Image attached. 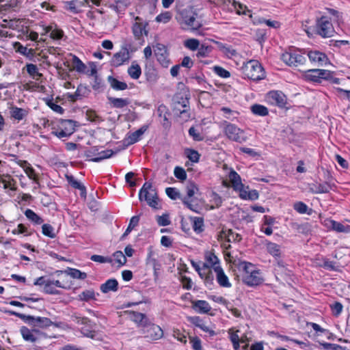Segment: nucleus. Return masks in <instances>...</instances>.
Segmentation results:
<instances>
[{"mask_svg": "<svg viewBox=\"0 0 350 350\" xmlns=\"http://www.w3.org/2000/svg\"><path fill=\"white\" fill-rule=\"evenodd\" d=\"M241 70L243 78L252 81H260L265 77L264 68L257 60L252 59L243 64Z\"/></svg>", "mask_w": 350, "mask_h": 350, "instance_id": "obj_1", "label": "nucleus"}, {"mask_svg": "<svg viewBox=\"0 0 350 350\" xmlns=\"http://www.w3.org/2000/svg\"><path fill=\"white\" fill-rule=\"evenodd\" d=\"M197 15L191 10L185 9L180 12L177 20L183 29L191 31L198 30L202 27V23L197 19Z\"/></svg>", "mask_w": 350, "mask_h": 350, "instance_id": "obj_2", "label": "nucleus"}, {"mask_svg": "<svg viewBox=\"0 0 350 350\" xmlns=\"http://www.w3.org/2000/svg\"><path fill=\"white\" fill-rule=\"evenodd\" d=\"M189 98L181 93L176 94L173 98V111L185 121L190 118Z\"/></svg>", "mask_w": 350, "mask_h": 350, "instance_id": "obj_3", "label": "nucleus"}, {"mask_svg": "<svg viewBox=\"0 0 350 350\" xmlns=\"http://www.w3.org/2000/svg\"><path fill=\"white\" fill-rule=\"evenodd\" d=\"M10 314L20 318L34 329H37L36 327L45 329L55 325V323L47 317L26 315L14 311L10 312ZM55 325L57 326L56 324Z\"/></svg>", "mask_w": 350, "mask_h": 350, "instance_id": "obj_4", "label": "nucleus"}, {"mask_svg": "<svg viewBox=\"0 0 350 350\" xmlns=\"http://www.w3.org/2000/svg\"><path fill=\"white\" fill-rule=\"evenodd\" d=\"M220 126L228 139L238 143H243L246 141L247 137L245 136L244 131L237 125L224 120L221 123Z\"/></svg>", "mask_w": 350, "mask_h": 350, "instance_id": "obj_5", "label": "nucleus"}, {"mask_svg": "<svg viewBox=\"0 0 350 350\" xmlns=\"http://www.w3.org/2000/svg\"><path fill=\"white\" fill-rule=\"evenodd\" d=\"M136 49L133 47L132 44L130 42L124 43L120 51L113 54L111 59V65L113 67H119L126 63L131 59L130 53L135 52Z\"/></svg>", "mask_w": 350, "mask_h": 350, "instance_id": "obj_6", "label": "nucleus"}, {"mask_svg": "<svg viewBox=\"0 0 350 350\" xmlns=\"http://www.w3.org/2000/svg\"><path fill=\"white\" fill-rule=\"evenodd\" d=\"M139 200H145L147 204L154 208L158 206V196L151 183L146 182L139 192Z\"/></svg>", "mask_w": 350, "mask_h": 350, "instance_id": "obj_7", "label": "nucleus"}, {"mask_svg": "<svg viewBox=\"0 0 350 350\" xmlns=\"http://www.w3.org/2000/svg\"><path fill=\"white\" fill-rule=\"evenodd\" d=\"M316 31L322 38H330L334 36L335 32L329 18L325 16L317 18L316 21Z\"/></svg>", "mask_w": 350, "mask_h": 350, "instance_id": "obj_8", "label": "nucleus"}, {"mask_svg": "<svg viewBox=\"0 0 350 350\" xmlns=\"http://www.w3.org/2000/svg\"><path fill=\"white\" fill-rule=\"evenodd\" d=\"M77 122L72 120H60L58 128L56 131H52V134L58 138L68 137L75 131Z\"/></svg>", "mask_w": 350, "mask_h": 350, "instance_id": "obj_9", "label": "nucleus"}, {"mask_svg": "<svg viewBox=\"0 0 350 350\" xmlns=\"http://www.w3.org/2000/svg\"><path fill=\"white\" fill-rule=\"evenodd\" d=\"M282 60L289 66H298L303 65L306 62V57L296 51H289L282 53Z\"/></svg>", "mask_w": 350, "mask_h": 350, "instance_id": "obj_10", "label": "nucleus"}, {"mask_svg": "<svg viewBox=\"0 0 350 350\" xmlns=\"http://www.w3.org/2000/svg\"><path fill=\"white\" fill-rule=\"evenodd\" d=\"M145 337L152 340H157L163 336V331L160 326L149 322L142 329Z\"/></svg>", "mask_w": 350, "mask_h": 350, "instance_id": "obj_11", "label": "nucleus"}, {"mask_svg": "<svg viewBox=\"0 0 350 350\" xmlns=\"http://www.w3.org/2000/svg\"><path fill=\"white\" fill-rule=\"evenodd\" d=\"M267 102L279 107H284L286 103V96L281 91H270L267 94Z\"/></svg>", "mask_w": 350, "mask_h": 350, "instance_id": "obj_12", "label": "nucleus"}, {"mask_svg": "<svg viewBox=\"0 0 350 350\" xmlns=\"http://www.w3.org/2000/svg\"><path fill=\"white\" fill-rule=\"evenodd\" d=\"M136 22L133 23L132 27V32L134 35V37L136 40H143V35H148V31L146 29V26L148 25V23H143L142 21V18L139 16L135 18Z\"/></svg>", "mask_w": 350, "mask_h": 350, "instance_id": "obj_13", "label": "nucleus"}, {"mask_svg": "<svg viewBox=\"0 0 350 350\" xmlns=\"http://www.w3.org/2000/svg\"><path fill=\"white\" fill-rule=\"evenodd\" d=\"M154 54L157 61L165 68H167L170 64L165 46L162 44H157L155 46Z\"/></svg>", "mask_w": 350, "mask_h": 350, "instance_id": "obj_14", "label": "nucleus"}, {"mask_svg": "<svg viewBox=\"0 0 350 350\" xmlns=\"http://www.w3.org/2000/svg\"><path fill=\"white\" fill-rule=\"evenodd\" d=\"M243 282L249 286H257L262 283L263 279L258 270L250 272V274H243Z\"/></svg>", "mask_w": 350, "mask_h": 350, "instance_id": "obj_15", "label": "nucleus"}, {"mask_svg": "<svg viewBox=\"0 0 350 350\" xmlns=\"http://www.w3.org/2000/svg\"><path fill=\"white\" fill-rule=\"evenodd\" d=\"M308 57L311 62L317 64L318 66L326 65L329 62L327 56L319 51H309Z\"/></svg>", "mask_w": 350, "mask_h": 350, "instance_id": "obj_16", "label": "nucleus"}, {"mask_svg": "<svg viewBox=\"0 0 350 350\" xmlns=\"http://www.w3.org/2000/svg\"><path fill=\"white\" fill-rule=\"evenodd\" d=\"M157 113L159 117L163 118V120H161L162 126L165 129H169L171 126V122L169 120L170 113L167 107L165 105L161 104L157 108Z\"/></svg>", "mask_w": 350, "mask_h": 350, "instance_id": "obj_17", "label": "nucleus"}, {"mask_svg": "<svg viewBox=\"0 0 350 350\" xmlns=\"http://www.w3.org/2000/svg\"><path fill=\"white\" fill-rule=\"evenodd\" d=\"M191 303L192 308L199 314H208L211 310L210 304L205 300H193Z\"/></svg>", "mask_w": 350, "mask_h": 350, "instance_id": "obj_18", "label": "nucleus"}, {"mask_svg": "<svg viewBox=\"0 0 350 350\" xmlns=\"http://www.w3.org/2000/svg\"><path fill=\"white\" fill-rule=\"evenodd\" d=\"M214 271L216 273V280L217 283L222 287L228 288L231 286L228 278L224 273L223 269L220 266H215Z\"/></svg>", "mask_w": 350, "mask_h": 350, "instance_id": "obj_19", "label": "nucleus"}, {"mask_svg": "<svg viewBox=\"0 0 350 350\" xmlns=\"http://www.w3.org/2000/svg\"><path fill=\"white\" fill-rule=\"evenodd\" d=\"M90 90L85 85L80 84L77 87V90L74 94H67V98H69L70 101L75 102L77 100L81 99L83 97H85L88 94Z\"/></svg>", "mask_w": 350, "mask_h": 350, "instance_id": "obj_20", "label": "nucleus"}, {"mask_svg": "<svg viewBox=\"0 0 350 350\" xmlns=\"http://www.w3.org/2000/svg\"><path fill=\"white\" fill-rule=\"evenodd\" d=\"M309 191L312 193H327L331 189V185L328 183H311L308 185Z\"/></svg>", "mask_w": 350, "mask_h": 350, "instance_id": "obj_21", "label": "nucleus"}, {"mask_svg": "<svg viewBox=\"0 0 350 350\" xmlns=\"http://www.w3.org/2000/svg\"><path fill=\"white\" fill-rule=\"evenodd\" d=\"M148 126L147 125H144L141 128H139L138 130H137L136 131L131 133H128L127 134L128 144H133L139 142L141 139L144 133L148 129Z\"/></svg>", "mask_w": 350, "mask_h": 350, "instance_id": "obj_22", "label": "nucleus"}, {"mask_svg": "<svg viewBox=\"0 0 350 350\" xmlns=\"http://www.w3.org/2000/svg\"><path fill=\"white\" fill-rule=\"evenodd\" d=\"M131 319L137 324L139 327H142V329L150 322L145 314L133 311L131 312Z\"/></svg>", "mask_w": 350, "mask_h": 350, "instance_id": "obj_23", "label": "nucleus"}, {"mask_svg": "<svg viewBox=\"0 0 350 350\" xmlns=\"http://www.w3.org/2000/svg\"><path fill=\"white\" fill-rule=\"evenodd\" d=\"M20 332L25 340L34 342L36 341V337L34 336L33 333L38 334L40 330L34 328L31 330L25 326H22Z\"/></svg>", "mask_w": 350, "mask_h": 350, "instance_id": "obj_24", "label": "nucleus"}, {"mask_svg": "<svg viewBox=\"0 0 350 350\" xmlns=\"http://www.w3.org/2000/svg\"><path fill=\"white\" fill-rule=\"evenodd\" d=\"M14 48L16 52L21 53L29 59H32L35 55V51L33 49H28L27 46L22 45L18 42L14 44Z\"/></svg>", "mask_w": 350, "mask_h": 350, "instance_id": "obj_25", "label": "nucleus"}, {"mask_svg": "<svg viewBox=\"0 0 350 350\" xmlns=\"http://www.w3.org/2000/svg\"><path fill=\"white\" fill-rule=\"evenodd\" d=\"M100 289L103 293H107L109 291L116 292L118 289V282L116 279H109L100 285Z\"/></svg>", "mask_w": 350, "mask_h": 350, "instance_id": "obj_26", "label": "nucleus"}, {"mask_svg": "<svg viewBox=\"0 0 350 350\" xmlns=\"http://www.w3.org/2000/svg\"><path fill=\"white\" fill-rule=\"evenodd\" d=\"M265 245L267 252L273 256L274 258H280L281 256L280 246L275 243L271 242L266 240L265 241Z\"/></svg>", "mask_w": 350, "mask_h": 350, "instance_id": "obj_27", "label": "nucleus"}, {"mask_svg": "<svg viewBox=\"0 0 350 350\" xmlns=\"http://www.w3.org/2000/svg\"><path fill=\"white\" fill-rule=\"evenodd\" d=\"M107 82L110 87L116 91L125 90L128 88L126 83L120 81L111 75L107 77Z\"/></svg>", "mask_w": 350, "mask_h": 350, "instance_id": "obj_28", "label": "nucleus"}, {"mask_svg": "<svg viewBox=\"0 0 350 350\" xmlns=\"http://www.w3.org/2000/svg\"><path fill=\"white\" fill-rule=\"evenodd\" d=\"M228 178L234 191L243 187L240 175L234 170H232L229 172Z\"/></svg>", "mask_w": 350, "mask_h": 350, "instance_id": "obj_29", "label": "nucleus"}, {"mask_svg": "<svg viewBox=\"0 0 350 350\" xmlns=\"http://www.w3.org/2000/svg\"><path fill=\"white\" fill-rule=\"evenodd\" d=\"M107 99L110 105L114 108L122 109L130 104V100L128 98H123L108 96Z\"/></svg>", "mask_w": 350, "mask_h": 350, "instance_id": "obj_30", "label": "nucleus"}, {"mask_svg": "<svg viewBox=\"0 0 350 350\" xmlns=\"http://www.w3.org/2000/svg\"><path fill=\"white\" fill-rule=\"evenodd\" d=\"M66 180L69 185L75 189H77L81 191V196H86V189L79 181H78L73 176L66 175Z\"/></svg>", "mask_w": 350, "mask_h": 350, "instance_id": "obj_31", "label": "nucleus"}, {"mask_svg": "<svg viewBox=\"0 0 350 350\" xmlns=\"http://www.w3.org/2000/svg\"><path fill=\"white\" fill-rule=\"evenodd\" d=\"M215 44L219 51L228 58H231L237 55L236 50L233 49L230 46L220 42H216Z\"/></svg>", "mask_w": 350, "mask_h": 350, "instance_id": "obj_32", "label": "nucleus"}, {"mask_svg": "<svg viewBox=\"0 0 350 350\" xmlns=\"http://www.w3.org/2000/svg\"><path fill=\"white\" fill-rule=\"evenodd\" d=\"M50 33V37L53 40H60L63 38L64 33V31L57 28L56 25L55 27L48 26L45 28V33Z\"/></svg>", "mask_w": 350, "mask_h": 350, "instance_id": "obj_33", "label": "nucleus"}, {"mask_svg": "<svg viewBox=\"0 0 350 350\" xmlns=\"http://www.w3.org/2000/svg\"><path fill=\"white\" fill-rule=\"evenodd\" d=\"M28 115V111L26 109L19 108L17 107H12L10 109V116L15 120L18 121L22 120Z\"/></svg>", "mask_w": 350, "mask_h": 350, "instance_id": "obj_34", "label": "nucleus"}, {"mask_svg": "<svg viewBox=\"0 0 350 350\" xmlns=\"http://www.w3.org/2000/svg\"><path fill=\"white\" fill-rule=\"evenodd\" d=\"M127 72L131 79H138L142 75V68L138 64L133 62L131 66L129 67Z\"/></svg>", "mask_w": 350, "mask_h": 350, "instance_id": "obj_35", "label": "nucleus"}, {"mask_svg": "<svg viewBox=\"0 0 350 350\" xmlns=\"http://www.w3.org/2000/svg\"><path fill=\"white\" fill-rule=\"evenodd\" d=\"M321 69H310L305 72V77L307 80L313 82L321 83Z\"/></svg>", "mask_w": 350, "mask_h": 350, "instance_id": "obj_36", "label": "nucleus"}, {"mask_svg": "<svg viewBox=\"0 0 350 350\" xmlns=\"http://www.w3.org/2000/svg\"><path fill=\"white\" fill-rule=\"evenodd\" d=\"M250 109L252 113L258 116H266L269 114L267 107L260 104L252 105Z\"/></svg>", "mask_w": 350, "mask_h": 350, "instance_id": "obj_37", "label": "nucleus"}, {"mask_svg": "<svg viewBox=\"0 0 350 350\" xmlns=\"http://www.w3.org/2000/svg\"><path fill=\"white\" fill-rule=\"evenodd\" d=\"M70 55L72 57V64L74 69L78 72L83 73L86 66L77 55L72 54H70Z\"/></svg>", "mask_w": 350, "mask_h": 350, "instance_id": "obj_38", "label": "nucleus"}, {"mask_svg": "<svg viewBox=\"0 0 350 350\" xmlns=\"http://www.w3.org/2000/svg\"><path fill=\"white\" fill-rule=\"evenodd\" d=\"M26 217L34 224L40 225L43 223L44 220L31 209H27L25 212Z\"/></svg>", "mask_w": 350, "mask_h": 350, "instance_id": "obj_39", "label": "nucleus"}, {"mask_svg": "<svg viewBox=\"0 0 350 350\" xmlns=\"http://www.w3.org/2000/svg\"><path fill=\"white\" fill-rule=\"evenodd\" d=\"M323 263H318V266L329 271H338L339 266L336 262L329 260L327 258L322 257Z\"/></svg>", "mask_w": 350, "mask_h": 350, "instance_id": "obj_40", "label": "nucleus"}, {"mask_svg": "<svg viewBox=\"0 0 350 350\" xmlns=\"http://www.w3.org/2000/svg\"><path fill=\"white\" fill-rule=\"evenodd\" d=\"M65 273H66L68 275L75 279L84 280L87 278L86 273L82 272L77 269L68 268V269L65 271Z\"/></svg>", "mask_w": 350, "mask_h": 350, "instance_id": "obj_41", "label": "nucleus"}, {"mask_svg": "<svg viewBox=\"0 0 350 350\" xmlns=\"http://www.w3.org/2000/svg\"><path fill=\"white\" fill-rule=\"evenodd\" d=\"M193 223V229L197 232L200 233L204 230V219L202 217H191Z\"/></svg>", "mask_w": 350, "mask_h": 350, "instance_id": "obj_42", "label": "nucleus"}, {"mask_svg": "<svg viewBox=\"0 0 350 350\" xmlns=\"http://www.w3.org/2000/svg\"><path fill=\"white\" fill-rule=\"evenodd\" d=\"M212 49L213 48L211 46L201 44L198 49L196 56L198 58L208 57L209 54L212 52Z\"/></svg>", "mask_w": 350, "mask_h": 350, "instance_id": "obj_43", "label": "nucleus"}, {"mask_svg": "<svg viewBox=\"0 0 350 350\" xmlns=\"http://www.w3.org/2000/svg\"><path fill=\"white\" fill-rule=\"evenodd\" d=\"M329 228L337 232H348L349 226H345L342 224L334 220H329Z\"/></svg>", "mask_w": 350, "mask_h": 350, "instance_id": "obj_44", "label": "nucleus"}, {"mask_svg": "<svg viewBox=\"0 0 350 350\" xmlns=\"http://www.w3.org/2000/svg\"><path fill=\"white\" fill-rule=\"evenodd\" d=\"M114 154V152L112 150H105L100 152L98 153V157L92 158L90 159V161L93 162H100L103 159H109Z\"/></svg>", "mask_w": 350, "mask_h": 350, "instance_id": "obj_45", "label": "nucleus"}, {"mask_svg": "<svg viewBox=\"0 0 350 350\" xmlns=\"http://www.w3.org/2000/svg\"><path fill=\"white\" fill-rule=\"evenodd\" d=\"M232 5L234 6V8L236 10L237 14L248 15L250 17L252 16L251 11L248 10L245 5L234 1Z\"/></svg>", "mask_w": 350, "mask_h": 350, "instance_id": "obj_46", "label": "nucleus"}, {"mask_svg": "<svg viewBox=\"0 0 350 350\" xmlns=\"http://www.w3.org/2000/svg\"><path fill=\"white\" fill-rule=\"evenodd\" d=\"M185 153L187 158L193 163H198L200 160V154L196 150L191 148H187Z\"/></svg>", "mask_w": 350, "mask_h": 350, "instance_id": "obj_47", "label": "nucleus"}, {"mask_svg": "<svg viewBox=\"0 0 350 350\" xmlns=\"http://www.w3.org/2000/svg\"><path fill=\"white\" fill-rule=\"evenodd\" d=\"M64 8L73 14H79L82 12L81 10L77 8L75 0L64 1Z\"/></svg>", "mask_w": 350, "mask_h": 350, "instance_id": "obj_48", "label": "nucleus"}, {"mask_svg": "<svg viewBox=\"0 0 350 350\" xmlns=\"http://www.w3.org/2000/svg\"><path fill=\"white\" fill-rule=\"evenodd\" d=\"M219 263L218 258L213 254L209 253L206 256V263L205 266L207 267L219 266L217 264Z\"/></svg>", "mask_w": 350, "mask_h": 350, "instance_id": "obj_49", "label": "nucleus"}, {"mask_svg": "<svg viewBox=\"0 0 350 350\" xmlns=\"http://www.w3.org/2000/svg\"><path fill=\"white\" fill-rule=\"evenodd\" d=\"M79 299L84 301L96 299L94 291L93 290H85L83 291L79 295Z\"/></svg>", "mask_w": 350, "mask_h": 350, "instance_id": "obj_50", "label": "nucleus"}, {"mask_svg": "<svg viewBox=\"0 0 350 350\" xmlns=\"http://www.w3.org/2000/svg\"><path fill=\"white\" fill-rule=\"evenodd\" d=\"M129 5L128 0H116L115 4L111 5L117 12L124 11Z\"/></svg>", "mask_w": 350, "mask_h": 350, "instance_id": "obj_51", "label": "nucleus"}, {"mask_svg": "<svg viewBox=\"0 0 350 350\" xmlns=\"http://www.w3.org/2000/svg\"><path fill=\"white\" fill-rule=\"evenodd\" d=\"M200 45V41L196 38L187 39L184 42V46L191 51L198 50Z\"/></svg>", "mask_w": 350, "mask_h": 350, "instance_id": "obj_52", "label": "nucleus"}, {"mask_svg": "<svg viewBox=\"0 0 350 350\" xmlns=\"http://www.w3.org/2000/svg\"><path fill=\"white\" fill-rule=\"evenodd\" d=\"M42 232L44 236L48 237L53 239L56 237L54 228L50 224H43L42 226Z\"/></svg>", "mask_w": 350, "mask_h": 350, "instance_id": "obj_53", "label": "nucleus"}, {"mask_svg": "<svg viewBox=\"0 0 350 350\" xmlns=\"http://www.w3.org/2000/svg\"><path fill=\"white\" fill-rule=\"evenodd\" d=\"M200 276L204 279L206 286L213 284L214 275L211 270H207L206 272L199 273Z\"/></svg>", "mask_w": 350, "mask_h": 350, "instance_id": "obj_54", "label": "nucleus"}, {"mask_svg": "<svg viewBox=\"0 0 350 350\" xmlns=\"http://www.w3.org/2000/svg\"><path fill=\"white\" fill-rule=\"evenodd\" d=\"M114 260L118 264V267L123 266L126 262V258L121 251H116L113 254Z\"/></svg>", "mask_w": 350, "mask_h": 350, "instance_id": "obj_55", "label": "nucleus"}, {"mask_svg": "<svg viewBox=\"0 0 350 350\" xmlns=\"http://www.w3.org/2000/svg\"><path fill=\"white\" fill-rule=\"evenodd\" d=\"M188 133L193 140L196 142H201L204 140L203 135L194 126L190 127Z\"/></svg>", "mask_w": 350, "mask_h": 350, "instance_id": "obj_56", "label": "nucleus"}, {"mask_svg": "<svg viewBox=\"0 0 350 350\" xmlns=\"http://www.w3.org/2000/svg\"><path fill=\"white\" fill-rule=\"evenodd\" d=\"M139 221V216H133L131 217L129 224L126 229L125 232H124L122 237L127 236L131 230L138 224Z\"/></svg>", "mask_w": 350, "mask_h": 350, "instance_id": "obj_57", "label": "nucleus"}, {"mask_svg": "<svg viewBox=\"0 0 350 350\" xmlns=\"http://www.w3.org/2000/svg\"><path fill=\"white\" fill-rule=\"evenodd\" d=\"M172 17V14L170 12L166 11L165 12H163L160 14H159L155 20L158 23H168Z\"/></svg>", "mask_w": 350, "mask_h": 350, "instance_id": "obj_58", "label": "nucleus"}, {"mask_svg": "<svg viewBox=\"0 0 350 350\" xmlns=\"http://www.w3.org/2000/svg\"><path fill=\"white\" fill-rule=\"evenodd\" d=\"M23 165H22L23 167H25V172L27 176L32 180L36 179V175L35 170L33 169V167L29 165V163H27L26 161H23Z\"/></svg>", "mask_w": 350, "mask_h": 350, "instance_id": "obj_59", "label": "nucleus"}, {"mask_svg": "<svg viewBox=\"0 0 350 350\" xmlns=\"http://www.w3.org/2000/svg\"><path fill=\"white\" fill-rule=\"evenodd\" d=\"M90 260L94 261V262H99V263H112L113 262V259L111 258V257H109V256H100V255H96V254H94V255H92L91 257H90Z\"/></svg>", "mask_w": 350, "mask_h": 350, "instance_id": "obj_60", "label": "nucleus"}, {"mask_svg": "<svg viewBox=\"0 0 350 350\" xmlns=\"http://www.w3.org/2000/svg\"><path fill=\"white\" fill-rule=\"evenodd\" d=\"M174 174L175 177L181 181L185 180L187 179L186 171L181 167H175Z\"/></svg>", "mask_w": 350, "mask_h": 350, "instance_id": "obj_61", "label": "nucleus"}, {"mask_svg": "<svg viewBox=\"0 0 350 350\" xmlns=\"http://www.w3.org/2000/svg\"><path fill=\"white\" fill-rule=\"evenodd\" d=\"M27 73L33 79L36 76L40 77L42 75L38 72V68L36 64H27L26 65Z\"/></svg>", "mask_w": 350, "mask_h": 350, "instance_id": "obj_62", "label": "nucleus"}, {"mask_svg": "<svg viewBox=\"0 0 350 350\" xmlns=\"http://www.w3.org/2000/svg\"><path fill=\"white\" fill-rule=\"evenodd\" d=\"M187 197L188 199L194 196L196 191H198V186L193 182H189L187 185Z\"/></svg>", "mask_w": 350, "mask_h": 350, "instance_id": "obj_63", "label": "nucleus"}, {"mask_svg": "<svg viewBox=\"0 0 350 350\" xmlns=\"http://www.w3.org/2000/svg\"><path fill=\"white\" fill-rule=\"evenodd\" d=\"M213 71L216 75L222 78L226 79L230 77V73L229 71L219 66H214Z\"/></svg>", "mask_w": 350, "mask_h": 350, "instance_id": "obj_64", "label": "nucleus"}]
</instances>
